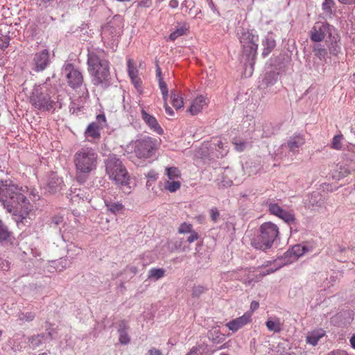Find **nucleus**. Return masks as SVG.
Segmentation results:
<instances>
[{"label": "nucleus", "instance_id": "obj_56", "mask_svg": "<svg viewBox=\"0 0 355 355\" xmlns=\"http://www.w3.org/2000/svg\"><path fill=\"white\" fill-rule=\"evenodd\" d=\"M275 262H276L277 266L275 268L271 267V268L266 269V270L261 272L259 273V277H265L268 275H270L271 273H273L275 271H277V270L280 269L281 268H278V263L277 262V261Z\"/></svg>", "mask_w": 355, "mask_h": 355}, {"label": "nucleus", "instance_id": "obj_33", "mask_svg": "<svg viewBox=\"0 0 355 355\" xmlns=\"http://www.w3.org/2000/svg\"><path fill=\"white\" fill-rule=\"evenodd\" d=\"M280 129V125H274L270 122H266L263 125L262 137H270L272 135L276 134Z\"/></svg>", "mask_w": 355, "mask_h": 355}, {"label": "nucleus", "instance_id": "obj_17", "mask_svg": "<svg viewBox=\"0 0 355 355\" xmlns=\"http://www.w3.org/2000/svg\"><path fill=\"white\" fill-rule=\"evenodd\" d=\"M275 37V35L272 31H269L262 39L261 46L263 49L261 57L263 58H267L275 49L277 46Z\"/></svg>", "mask_w": 355, "mask_h": 355}, {"label": "nucleus", "instance_id": "obj_12", "mask_svg": "<svg viewBox=\"0 0 355 355\" xmlns=\"http://www.w3.org/2000/svg\"><path fill=\"white\" fill-rule=\"evenodd\" d=\"M329 53L332 56H338L342 51L341 37L338 30L334 26L331 28L324 39Z\"/></svg>", "mask_w": 355, "mask_h": 355}, {"label": "nucleus", "instance_id": "obj_35", "mask_svg": "<svg viewBox=\"0 0 355 355\" xmlns=\"http://www.w3.org/2000/svg\"><path fill=\"white\" fill-rule=\"evenodd\" d=\"M304 144V139L300 134L291 137L287 141V146L290 150L294 151Z\"/></svg>", "mask_w": 355, "mask_h": 355}, {"label": "nucleus", "instance_id": "obj_8", "mask_svg": "<svg viewBox=\"0 0 355 355\" xmlns=\"http://www.w3.org/2000/svg\"><path fill=\"white\" fill-rule=\"evenodd\" d=\"M52 89L44 85L35 84L30 96V103L33 107L40 111L49 112L55 110L58 101L53 99Z\"/></svg>", "mask_w": 355, "mask_h": 355}, {"label": "nucleus", "instance_id": "obj_55", "mask_svg": "<svg viewBox=\"0 0 355 355\" xmlns=\"http://www.w3.org/2000/svg\"><path fill=\"white\" fill-rule=\"evenodd\" d=\"M193 230L192 225L191 224H187L186 223H182L178 229L179 233H181V234L189 233V232H192Z\"/></svg>", "mask_w": 355, "mask_h": 355}, {"label": "nucleus", "instance_id": "obj_44", "mask_svg": "<svg viewBox=\"0 0 355 355\" xmlns=\"http://www.w3.org/2000/svg\"><path fill=\"white\" fill-rule=\"evenodd\" d=\"M195 7L196 2L193 0H184L182 3L181 9L183 12L191 14Z\"/></svg>", "mask_w": 355, "mask_h": 355}, {"label": "nucleus", "instance_id": "obj_51", "mask_svg": "<svg viewBox=\"0 0 355 355\" xmlns=\"http://www.w3.org/2000/svg\"><path fill=\"white\" fill-rule=\"evenodd\" d=\"M10 37L8 35H0V49L2 51H5L9 46L10 44Z\"/></svg>", "mask_w": 355, "mask_h": 355}, {"label": "nucleus", "instance_id": "obj_53", "mask_svg": "<svg viewBox=\"0 0 355 355\" xmlns=\"http://www.w3.org/2000/svg\"><path fill=\"white\" fill-rule=\"evenodd\" d=\"M132 83L133 84L135 89L137 90V92L139 94H142L143 92V87H142V81L141 78L137 76L135 78H130Z\"/></svg>", "mask_w": 355, "mask_h": 355}, {"label": "nucleus", "instance_id": "obj_63", "mask_svg": "<svg viewBox=\"0 0 355 355\" xmlns=\"http://www.w3.org/2000/svg\"><path fill=\"white\" fill-rule=\"evenodd\" d=\"M29 193L30 196H32L33 197L34 200H38L40 199V197L38 194V191L36 190V189H28V191L27 192Z\"/></svg>", "mask_w": 355, "mask_h": 355}, {"label": "nucleus", "instance_id": "obj_21", "mask_svg": "<svg viewBox=\"0 0 355 355\" xmlns=\"http://www.w3.org/2000/svg\"><path fill=\"white\" fill-rule=\"evenodd\" d=\"M15 238L4 222L0 219V243L14 245Z\"/></svg>", "mask_w": 355, "mask_h": 355}, {"label": "nucleus", "instance_id": "obj_31", "mask_svg": "<svg viewBox=\"0 0 355 355\" xmlns=\"http://www.w3.org/2000/svg\"><path fill=\"white\" fill-rule=\"evenodd\" d=\"M183 239H173L167 242L166 248L168 250L171 252H173L178 250H180L182 252L186 251V246H183Z\"/></svg>", "mask_w": 355, "mask_h": 355}, {"label": "nucleus", "instance_id": "obj_32", "mask_svg": "<svg viewBox=\"0 0 355 355\" xmlns=\"http://www.w3.org/2000/svg\"><path fill=\"white\" fill-rule=\"evenodd\" d=\"M313 52L315 56H316L320 60L325 61L328 54V49L325 46L319 43H315L313 45Z\"/></svg>", "mask_w": 355, "mask_h": 355}, {"label": "nucleus", "instance_id": "obj_47", "mask_svg": "<svg viewBox=\"0 0 355 355\" xmlns=\"http://www.w3.org/2000/svg\"><path fill=\"white\" fill-rule=\"evenodd\" d=\"M181 184L180 181H166L165 182L164 188L165 189L169 191L171 193L175 192L180 188Z\"/></svg>", "mask_w": 355, "mask_h": 355}, {"label": "nucleus", "instance_id": "obj_49", "mask_svg": "<svg viewBox=\"0 0 355 355\" xmlns=\"http://www.w3.org/2000/svg\"><path fill=\"white\" fill-rule=\"evenodd\" d=\"M53 263L55 264V266L58 269H59V270H63L64 269H66L67 268L69 267L71 263L70 261L66 257H62L58 261H54Z\"/></svg>", "mask_w": 355, "mask_h": 355}, {"label": "nucleus", "instance_id": "obj_18", "mask_svg": "<svg viewBox=\"0 0 355 355\" xmlns=\"http://www.w3.org/2000/svg\"><path fill=\"white\" fill-rule=\"evenodd\" d=\"M141 119L150 130L159 135H164V131L163 128L159 124L157 120L153 115L150 114L144 109L141 110Z\"/></svg>", "mask_w": 355, "mask_h": 355}, {"label": "nucleus", "instance_id": "obj_24", "mask_svg": "<svg viewBox=\"0 0 355 355\" xmlns=\"http://www.w3.org/2000/svg\"><path fill=\"white\" fill-rule=\"evenodd\" d=\"M251 321V315L245 313L241 317L230 320L226 326L233 332L237 331L239 329L247 324Z\"/></svg>", "mask_w": 355, "mask_h": 355}, {"label": "nucleus", "instance_id": "obj_29", "mask_svg": "<svg viewBox=\"0 0 355 355\" xmlns=\"http://www.w3.org/2000/svg\"><path fill=\"white\" fill-rule=\"evenodd\" d=\"M206 100L207 98L202 96H198L191 103V105L188 109V112L193 116L198 114L201 112L203 107L207 105Z\"/></svg>", "mask_w": 355, "mask_h": 355}, {"label": "nucleus", "instance_id": "obj_28", "mask_svg": "<svg viewBox=\"0 0 355 355\" xmlns=\"http://www.w3.org/2000/svg\"><path fill=\"white\" fill-rule=\"evenodd\" d=\"M189 24L187 22L180 23L178 22V26L175 31H172L168 36V40L171 41H175L177 38L187 35L189 32Z\"/></svg>", "mask_w": 355, "mask_h": 355}, {"label": "nucleus", "instance_id": "obj_43", "mask_svg": "<svg viewBox=\"0 0 355 355\" xmlns=\"http://www.w3.org/2000/svg\"><path fill=\"white\" fill-rule=\"evenodd\" d=\"M208 291V288L202 285H194L192 287L191 297L194 299H199L200 297Z\"/></svg>", "mask_w": 355, "mask_h": 355}, {"label": "nucleus", "instance_id": "obj_50", "mask_svg": "<svg viewBox=\"0 0 355 355\" xmlns=\"http://www.w3.org/2000/svg\"><path fill=\"white\" fill-rule=\"evenodd\" d=\"M334 4V0H324L322 4V8L325 13L331 15L333 12L331 7Z\"/></svg>", "mask_w": 355, "mask_h": 355}, {"label": "nucleus", "instance_id": "obj_60", "mask_svg": "<svg viewBox=\"0 0 355 355\" xmlns=\"http://www.w3.org/2000/svg\"><path fill=\"white\" fill-rule=\"evenodd\" d=\"M9 269V262L0 257V271H6Z\"/></svg>", "mask_w": 355, "mask_h": 355}, {"label": "nucleus", "instance_id": "obj_19", "mask_svg": "<svg viewBox=\"0 0 355 355\" xmlns=\"http://www.w3.org/2000/svg\"><path fill=\"white\" fill-rule=\"evenodd\" d=\"M89 94L86 85H85L83 93L80 96H79L78 98L77 99V102L71 101L70 103L69 112L71 114H78L79 112H81L83 110V108L84 107L83 105L89 99Z\"/></svg>", "mask_w": 355, "mask_h": 355}, {"label": "nucleus", "instance_id": "obj_48", "mask_svg": "<svg viewBox=\"0 0 355 355\" xmlns=\"http://www.w3.org/2000/svg\"><path fill=\"white\" fill-rule=\"evenodd\" d=\"M343 139V135L342 134L335 135L332 139V142L331 144V148L336 150H341L343 147L341 141Z\"/></svg>", "mask_w": 355, "mask_h": 355}, {"label": "nucleus", "instance_id": "obj_46", "mask_svg": "<svg viewBox=\"0 0 355 355\" xmlns=\"http://www.w3.org/2000/svg\"><path fill=\"white\" fill-rule=\"evenodd\" d=\"M166 175L169 180H175L180 176V170L175 166L167 167L166 168Z\"/></svg>", "mask_w": 355, "mask_h": 355}, {"label": "nucleus", "instance_id": "obj_30", "mask_svg": "<svg viewBox=\"0 0 355 355\" xmlns=\"http://www.w3.org/2000/svg\"><path fill=\"white\" fill-rule=\"evenodd\" d=\"M101 130H102L101 125H97L94 122H92L86 128L84 135L86 138L99 139L101 138Z\"/></svg>", "mask_w": 355, "mask_h": 355}, {"label": "nucleus", "instance_id": "obj_3", "mask_svg": "<svg viewBox=\"0 0 355 355\" xmlns=\"http://www.w3.org/2000/svg\"><path fill=\"white\" fill-rule=\"evenodd\" d=\"M103 53V50L89 51L87 64L93 85L106 89L112 85V78L110 71V62L102 56Z\"/></svg>", "mask_w": 355, "mask_h": 355}, {"label": "nucleus", "instance_id": "obj_37", "mask_svg": "<svg viewBox=\"0 0 355 355\" xmlns=\"http://www.w3.org/2000/svg\"><path fill=\"white\" fill-rule=\"evenodd\" d=\"M26 338L27 342L29 343L30 347L33 349L40 347L44 341L46 340L44 339V336L42 334H38L31 336H26Z\"/></svg>", "mask_w": 355, "mask_h": 355}, {"label": "nucleus", "instance_id": "obj_9", "mask_svg": "<svg viewBox=\"0 0 355 355\" xmlns=\"http://www.w3.org/2000/svg\"><path fill=\"white\" fill-rule=\"evenodd\" d=\"M40 188L46 196H62L66 190L63 178L56 171H50L45 173Z\"/></svg>", "mask_w": 355, "mask_h": 355}, {"label": "nucleus", "instance_id": "obj_36", "mask_svg": "<svg viewBox=\"0 0 355 355\" xmlns=\"http://www.w3.org/2000/svg\"><path fill=\"white\" fill-rule=\"evenodd\" d=\"M27 343L26 336L23 333H17L13 337V348L17 350H21L25 347V344Z\"/></svg>", "mask_w": 355, "mask_h": 355}, {"label": "nucleus", "instance_id": "obj_2", "mask_svg": "<svg viewBox=\"0 0 355 355\" xmlns=\"http://www.w3.org/2000/svg\"><path fill=\"white\" fill-rule=\"evenodd\" d=\"M237 37L241 44L240 60L245 67V73L252 74L256 62L259 35L254 29L241 27L237 31Z\"/></svg>", "mask_w": 355, "mask_h": 355}, {"label": "nucleus", "instance_id": "obj_15", "mask_svg": "<svg viewBox=\"0 0 355 355\" xmlns=\"http://www.w3.org/2000/svg\"><path fill=\"white\" fill-rule=\"evenodd\" d=\"M332 26L327 21H317L309 32L311 42L319 43L324 40Z\"/></svg>", "mask_w": 355, "mask_h": 355}, {"label": "nucleus", "instance_id": "obj_38", "mask_svg": "<svg viewBox=\"0 0 355 355\" xmlns=\"http://www.w3.org/2000/svg\"><path fill=\"white\" fill-rule=\"evenodd\" d=\"M171 98L172 105L176 110H179L184 106L183 98L180 92L172 90L171 92Z\"/></svg>", "mask_w": 355, "mask_h": 355}, {"label": "nucleus", "instance_id": "obj_14", "mask_svg": "<svg viewBox=\"0 0 355 355\" xmlns=\"http://www.w3.org/2000/svg\"><path fill=\"white\" fill-rule=\"evenodd\" d=\"M51 63L50 52L43 49L33 55L31 62V69L37 73L44 71Z\"/></svg>", "mask_w": 355, "mask_h": 355}, {"label": "nucleus", "instance_id": "obj_10", "mask_svg": "<svg viewBox=\"0 0 355 355\" xmlns=\"http://www.w3.org/2000/svg\"><path fill=\"white\" fill-rule=\"evenodd\" d=\"M157 149V140L146 136L135 143V153L139 158L147 159L153 157Z\"/></svg>", "mask_w": 355, "mask_h": 355}, {"label": "nucleus", "instance_id": "obj_13", "mask_svg": "<svg viewBox=\"0 0 355 355\" xmlns=\"http://www.w3.org/2000/svg\"><path fill=\"white\" fill-rule=\"evenodd\" d=\"M268 211L270 214L276 216L283 220L285 223L291 225V230L295 228L297 230V220L294 214L291 211H287L281 207L277 203L270 202L268 205Z\"/></svg>", "mask_w": 355, "mask_h": 355}, {"label": "nucleus", "instance_id": "obj_52", "mask_svg": "<svg viewBox=\"0 0 355 355\" xmlns=\"http://www.w3.org/2000/svg\"><path fill=\"white\" fill-rule=\"evenodd\" d=\"M35 318V313L33 312H21L19 314V319L25 322H31Z\"/></svg>", "mask_w": 355, "mask_h": 355}, {"label": "nucleus", "instance_id": "obj_23", "mask_svg": "<svg viewBox=\"0 0 355 355\" xmlns=\"http://www.w3.org/2000/svg\"><path fill=\"white\" fill-rule=\"evenodd\" d=\"M104 202L107 208V211L110 214L116 216L123 214L125 211V206L119 201L113 200L110 198H105L104 199Z\"/></svg>", "mask_w": 355, "mask_h": 355}, {"label": "nucleus", "instance_id": "obj_39", "mask_svg": "<svg viewBox=\"0 0 355 355\" xmlns=\"http://www.w3.org/2000/svg\"><path fill=\"white\" fill-rule=\"evenodd\" d=\"M165 272L164 268H153L148 271V279L151 281H157L164 276Z\"/></svg>", "mask_w": 355, "mask_h": 355}, {"label": "nucleus", "instance_id": "obj_11", "mask_svg": "<svg viewBox=\"0 0 355 355\" xmlns=\"http://www.w3.org/2000/svg\"><path fill=\"white\" fill-rule=\"evenodd\" d=\"M62 73L65 75L68 85L73 89L80 88L83 83V76L73 63L67 62L62 67Z\"/></svg>", "mask_w": 355, "mask_h": 355}, {"label": "nucleus", "instance_id": "obj_42", "mask_svg": "<svg viewBox=\"0 0 355 355\" xmlns=\"http://www.w3.org/2000/svg\"><path fill=\"white\" fill-rule=\"evenodd\" d=\"M266 326L269 331L275 333H279L282 331V325L279 319L275 320H268L266 322Z\"/></svg>", "mask_w": 355, "mask_h": 355}, {"label": "nucleus", "instance_id": "obj_1", "mask_svg": "<svg viewBox=\"0 0 355 355\" xmlns=\"http://www.w3.org/2000/svg\"><path fill=\"white\" fill-rule=\"evenodd\" d=\"M28 191L27 186L20 187L10 179H0V202L11 214L19 226H28L31 210L29 200L25 196Z\"/></svg>", "mask_w": 355, "mask_h": 355}, {"label": "nucleus", "instance_id": "obj_5", "mask_svg": "<svg viewBox=\"0 0 355 355\" xmlns=\"http://www.w3.org/2000/svg\"><path fill=\"white\" fill-rule=\"evenodd\" d=\"M97 159L98 155L92 148H82L75 153L76 179L79 184H84L90 173L96 168Z\"/></svg>", "mask_w": 355, "mask_h": 355}, {"label": "nucleus", "instance_id": "obj_34", "mask_svg": "<svg viewBox=\"0 0 355 355\" xmlns=\"http://www.w3.org/2000/svg\"><path fill=\"white\" fill-rule=\"evenodd\" d=\"M293 254H292L291 248L284 253L282 256L278 257L277 262L278 263V268H282L284 266L290 264L296 261L293 259Z\"/></svg>", "mask_w": 355, "mask_h": 355}, {"label": "nucleus", "instance_id": "obj_26", "mask_svg": "<svg viewBox=\"0 0 355 355\" xmlns=\"http://www.w3.org/2000/svg\"><path fill=\"white\" fill-rule=\"evenodd\" d=\"M280 73V71H277L271 68L270 70L266 71L263 74L261 80V84L266 87L272 86L277 83Z\"/></svg>", "mask_w": 355, "mask_h": 355}, {"label": "nucleus", "instance_id": "obj_27", "mask_svg": "<svg viewBox=\"0 0 355 355\" xmlns=\"http://www.w3.org/2000/svg\"><path fill=\"white\" fill-rule=\"evenodd\" d=\"M326 331L322 329H317L307 333L306 336V342L312 346L318 345L320 338L325 336Z\"/></svg>", "mask_w": 355, "mask_h": 355}, {"label": "nucleus", "instance_id": "obj_22", "mask_svg": "<svg viewBox=\"0 0 355 355\" xmlns=\"http://www.w3.org/2000/svg\"><path fill=\"white\" fill-rule=\"evenodd\" d=\"M291 248L293 254V259L296 261L307 252H312L314 248L313 245L307 241L293 245Z\"/></svg>", "mask_w": 355, "mask_h": 355}, {"label": "nucleus", "instance_id": "obj_59", "mask_svg": "<svg viewBox=\"0 0 355 355\" xmlns=\"http://www.w3.org/2000/svg\"><path fill=\"white\" fill-rule=\"evenodd\" d=\"M190 233H191L190 236H189L187 239V241H188L189 243H193V241H195L199 239L198 233H197L194 230H193Z\"/></svg>", "mask_w": 355, "mask_h": 355}, {"label": "nucleus", "instance_id": "obj_57", "mask_svg": "<svg viewBox=\"0 0 355 355\" xmlns=\"http://www.w3.org/2000/svg\"><path fill=\"white\" fill-rule=\"evenodd\" d=\"M219 216H220V213H219L218 210L217 209V208L214 207V208L211 209L210 216H211V220L214 222H216L218 220Z\"/></svg>", "mask_w": 355, "mask_h": 355}, {"label": "nucleus", "instance_id": "obj_7", "mask_svg": "<svg viewBox=\"0 0 355 355\" xmlns=\"http://www.w3.org/2000/svg\"><path fill=\"white\" fill-rule=\"evenodd\" d=\"M123 17L120 15H116L102 26V40L114 51H116L117 47L119 37L123 33Z\"/></svg>", "mask_w": 355, "mask_h": 355}, {"label": "nucleus", "instance_id": "obj_40", "mask_svg": "<svg viewBox=\"0 0 355 355\" xmlns=\"http://www.w3.org/2000/svg\"><path fill=\"white\" fill-rule=\"evenodd\" d=\"M49 225L51 227L57 229L60 232H61V225H64V217L62 215L56 214L53 216L49 220Z\"/></svg>", "mask_w": 355, "mask_h": 355}, {"label": "nucleus", "instance_id": "obj_16", "mask_svg": "<svg viewBox=\"0 0 355 355\" xmlns=\"http://www.w3.org/2000/svg\"><path fill=\"white\" fill-rule=\"evenodd\" d=\"M291 60V56L286 52H281L278 55L270 58V67L280 73L286 71Z\"/></svg>", "mask_w": 355, "mask_h": 355}, {"label": "nucleus", "instance_id": "obj_62", "mask_svg": "<svg viewBox=\"0 0 355 355\" xmlns=\"http://www.w3.org/2000/svg\"><path fill=\"white\" fill-rule=\"evenodd\" d=\"M137 3L138 7L149 8L152 5L151 0H141Z\"/></svg>", "mask_w": 355, "mask_h": 355}, {"label": "nucleus", "instance_id": "obj_20", "mask_svg": "<svg viewBox=\"0 0 355 355\" xmlns=\"http://www.w3.org/2000/svg\"><path fill=\"white\" fill-rule=\"evenodd\" d=\"M324 204V198L319 191H313L308 196L305 202L306 207L315 209L321 207Z\"/></svg>", "mask_w": 355, "mask_h": 355}, {"label": "nucleus", "instance_id": "obj_61", "mask_svg": "<svg viewBox=\"0 0 355 355\" xmlns=\"http://www.w3.org/2000/svg\"><path fill=\"white\" fill-rule=\"evenodd\" d=\"M146 178L148 180H150L151 181L155 182L158 178V173L155 171L151 170L146 175Z\"/></svg>", "mask_w": 355, "mask_h": 355}, {"label": "nucleus", "instance_id": "obj_54", "mask_svg": "<svg viewBox=\"0 0 355 355\" xmlns=\"http://www.w3.org/2000/svg\"><path fill=\"white\" fill-rule=\"evenodd\" d=\"M97 125L101 126V129H103L107 125V120L104 113L99 114L96 117V121H94Z\"/></svg>", "mask_w": 355, "mask_h": 355}, {"label": "nucleus", "instance_id": "obj_25", "mask_svg": "<svg viewBox=\"0 0 355 355\" xmlns=\"http://www.w3.org/2000/svg\"><path fill=\"white\" fill-rule=\"evenodd\" d=\"M130 327L128 322L125 320H121L119 324L118 334H119V341L122 345H127L130 341V337L128 335V331Z\"/></svg>", "mask_w": 355, "mask_h": 355}, {"label": "nucleus", "instance_id": "obj_41", "mask_svg": "<svg viewBox=\"0 0 355 355\" xmlns=\"http://www.w3.org/2000/svg\"><path fill=\"white\" fill-rule=\"evenodd\" d=\"M46 330L47 331V333H42L44 336V339L46 340H55L58 338V331L55 328L53 327V325L49 322H46Z\"/></svg>", "mask_w": 355, "mask_h": 355}, {"label": "nucleus", "instance_id": "obj_6", "mask_svg": "<svg viewBox=\"0 0 355 355\" xmlns=\"http://www.w3.org/2000/svg\"><path fill=\"white\" fill-rule=\"evenodd\" d=\"M279 236V228L272 222L263 223L259 227V234L250 241L251 245L256 250L266 252L272 248Z\"/></svg>", "mask_w": 355, "mask_h": 355}, {"label": "nucleus", "instance_id": "obj_64", "mask_svg": "<svg viewBox=\"0 0 355 355\" xmlns=\"http://www.w3.org/2000/svg\"><path fill=\"white\" fill-rule=\"evenodd\" d=\"M146 355H163V354H162V352L159 349L153 347L147 352Z\"/></svg>", "mask_w": 355, "mask_h": 355}, {"label": "nucleus", "instance_id": "obj_4", "mask_svg": "<svg viewBox=\"0 0 355 355\" xmlns=\"http://www.w3.org/2000/svg\"><path fill=\"white\" fill-rule=\"evenodd\" d=\"M104 164L109 178L116 185L125 187V192L130 193L131 188L136 185L135 180L130 175L121 159L112 153L104 159Z\"/></svg>", "mask_w": 355, "mask_h": 355}, {"label": "nucleus", "instance_id": "obj_45", "mask_svg": "<svg viewBox=\"0 0 355 355\" xmlns=\"http://www.w3.org/2000/svg\"><path fill=\"white\" fill-rule=\"evenodd\" d=\"M127 68H128V73L130 78L137 77L138 76V70L135 66V62L132 59H129L127 61Z\"/></svg>", "mask_w": 355, "mask_h": 355}, {"label": "nucleus", "instance_id": "obj_58", "mask_svg": "<svg viewBox=\"0 0 355 355\" xmlns=\"http://www.w3.org/2000/svg\"><path fill=\"white\" fill-rule=\"evenodd\" d=\"M53 0H36V4L38 6L47 8L53 3Z\"/></svg>", "mask_w": 355, "mask_h": 355}]
</instances>
